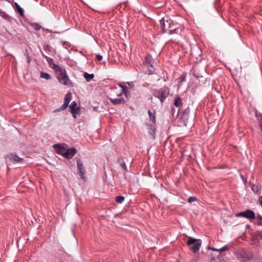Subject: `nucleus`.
<instances>
[{
	"label": "nucleus",
	"instance_id": "1",
	"mask_svg": "<svg viewBox=\"0 0 262 262\" xmlns=\"http://www.w3.org/2000/svg\"><path fill=\"white\" fill-rule=\"evenodd\" d=\"M52 68L56 71L58 80L60 83L69 86L72 85L71 81L69 79L65 69L55 64H53Z\"/></svg>",
	"mask_w": 262,
	"mask_h": 262
},
{
	"label": "nucleus",
	"instance_id": "2",
	"mask_svg": "<svg viewBox=\"0 0 262 262\" xmlns=\"http://www.w3.org/2000/svg\"><path fill=\"white\" fill-rule=\"evenodd\" d=\"M118 85L119 88H114L111 90L110 98L122 97V93H124L127 96V86L121 84H119Z\"/></svg>",
	"mask_w": 262,
	"mask_h": 262
},
{
	"label": "nucleus",
	"instance_id": "3",
	"mask_svg": "<svg viewBox=\"0 0 262 262\" xmlns=\"http://www.w3.org/2000/svg\"><path fill=\"white\" fill-rule=\"evenodd\" d=\"M187 244L190 246V249L193 252H196L200 248L202 242L200 239H196L191 237H189L187 241Z\"/></svg>",
	"mask_w": 262,
	"mask_h": 262
},
{
	"label": "nucleus",
	"instance_id": "4",
	"mask_svg": "<svg viewBox=\"0 0 262 262\" xmlns=\"http://www.w3.org/2000/svg\"><path fill=\"white\" fill-rule=\"evenodd\" d=\"M160 23L164 32L169 31V29L173 26L172 20L168 17L163 18L160 20Z\"/></svg>",
	"mask_w": 262,
	"mask_h": 262
},
{
	"label": "nucleus",
	"instance_id": "5",
	"mask_svg": "<svg viewBox=\"0 0 262 262\" xmlns=\"http://www.w3.org/2000/svg\"><path fill=\"white\" fill-rule=\"evenodd\" d=\"M169 90L167 88H163L160 89L155 95L162 102L169 95Z\"/></svg>",
	"mask_w": 262,
	"mask_h": 262
},
{
	"label": "nucleus",
	"instance_id": "6",
	"mask_svg": "<svg viewBox=\"0 0 262 262\" xmlns=\"http://www.w3.org/2000/svg\"><path fill=\"white\" fill-rule=\"evenodd\" d=\"M237 216H243L248 220H253L255 217V213L251 210H247L245 211L241 212L236 214Z\"/></svg>",
	"mask_w": 262,
	"mask_h": 262
},
{
	"label": "nucleus",
	"instance_id": "7",
	"mask_svg": "<svg viewBox=\"0 0 262 262\" xmlns=\"http://www.w3.org/2000/svg\"><path fill=\"white\" fill-rule=\"evenodd\" d=\"M71 113L74 118L77 117V115L79 114L80 108L77 106V104L75 101H73L69 106Z\"/></svg>",
	"mask_w": 262,
	"mask_h": 262
},
{
	"label": "nucleus",
	"instance_id": "8",
	"mask_svg": "<svg viewBox=\"0 0 262 262\" xmlns=\"http://www.w3.org/2000/svg\"><path fill=\"white\" fill-rule=\"evenodd\" d=\"M77 168H78V170L79 171V173L81 178L83 179H84L85 178H84V176L85 171V169L84 168L83 163L80 159H78L77 161Z\"/></svg>",
	"mask_w": 262,
	"mask_h": 262
},
{
	"label": "nucleus",
	"instance_id": "9",
	"mask_svg": "<svg viewBox=\"0 0 262 262\" xmlns=\"http://www.w3.org/2000/svg\"><path fill=\"white\" fill-rule=\"evenodd\" d=\"M72 94L71 92H68L64 97V103L61 107V110L66 109L71 100Z\"/></svg>",
	"mask_w": 262,
	"mask_h": 262
},
{
	"label": "nucleus",
	"instance_id": "10",
	"mask_svg": "<svg viewBox=\"0 0 262 262\" xmlns=\"http://www.w3.org/2000/svg\"><path fill=\"white\" fill-rule=\"evenodd\" d=\"M109 99L110 102L115 105L122 104L125 102V100L122 97L109 98Z\"/></svg>",
	"mask_w": 262,
	"mask_h": 262
},
{
	"label": "nucleus",
	"instance_id": "11",
	"mask_svg": "<svg viewBox=\"0 0 262 262\" xmlns=\"http://www.w3.org/2000/svg\"><path fill=\"white\" fill-rule=\"evenodd\" d=\"M53 147L57 153L63 156L64 154H65L66 148L63 146L59 144H55Z\"/></svg>",
	"mask_w": 262,
	"mask_h": 262
},
{
	"label": "nucleus",
	"instance_id": "12",
	"mask_svg": "<svg viewBox=\"0 0 262 262\" xmlns=\"http://www.w3.org/2000/svg\"><path fill=\"white\" fill-rule=\"evenodd\" d=\"M76 150L74 148L70 149H66V153L64 154L63 157L66 158H72L76 154Z\"/></svg>",
	"mask_w": 262,
	"mask_h": 262
},
{
	"label": "nucleus",
	"instance_id": "13",
	"mask_svg": "<svg viewBox=\"0 0 262 262\" xmlns=\"http://www.w3.org/2000/svg\"><path fill=\"white\" fill-rule=\"evenodd\" d=\"M9 159L12 161L16 162H23L24 161V159L19 158L16 155H10L9 156Z\"/></svg>",
	"mask_w": 262,
	"mask_h": 262
},
{
	"label": "nucleus",
	"instance_id": "14",
	"mask_svg": "<svg viewBox=\"0 0 262 262\" xmlns=\"http://www.w3.org/2000/svg\"><path fill=\"white\" fill-rule=\"evenodd\" d=\"M84 77L85 78L86 81L89 82L94 77L93 74H89L88 73H84L83 74Z\"/></svg>",
	"mask_w": 262,
	"mask_h": 262
},
{
	"label": "nucleus",
	"instance_id": "15",
	"mask_svg": "<svg viewBox=\"0 0 262 262\" xmlns=\"http://www.w3.org/2000/svg\"><path fill=\"white\" fill-rule=\"evenodd\" d=\"M40 77L42 78L47 79V80L51 79V76L49 74L46 73H43L42 72H41L40 73Z\"/></svg>",
	"mask_w": 262,
	"mask_h": 262
},
{
	"label": "nucleus",
	"instance_id": "16",
	"mask_svg": "<svg viewBox=\"0 0 262 262\" xmlns=\"http://www.w3.org/2000/svg\"><path fill=\"white\" fill-rule=\"evenodd\" d=\"M152 61V57L150 55H147L145 58V62L147 63H148L149 64H150V66L151 67Z\"/></svg>",
	"mask_w": 262,
	"mask_h": 262
},
{
	"label": "nucleus",
	"instance_id": "17",
	"mask_svg": "<svg viewBox=\"0 0 262 262\" xmlns=\"http://www.w3.org/2000/svg\"><path fill=\"white\" fill-rule=\"evenodd\" d=\"M182 103V100L179 97L177 98L174 100V104L177 107H179Z\"/></svg>",
	"mask_w": 262,
	"mask_h": 262
},
{
	"label": "nucleus",
	"instance_id": "18",
	"mask_svg": "<svg viewBox=\"0 0 262 262\" xmlns=\"http://www.w3.org/2000/svg\"><path fill=\"white\" fill-rule=\"evenodd\" d=\"M15 5L18 12L20 14V15L23 16L24 14V11L22 8H21L19 5L17 3H15Z\"/></svg>",
	"mask_w": 262,
	"mask_h": 262
},
{
	"label": "nucleus",
	"instance_id": "19",
	"mask_svg": "<svg viewBox=\"0 0 262 262\" xmlns=\"http://www.w3.org/2000/svg\"><path fill=\"white\" fill-rule=\"evenodd\" d=\"M148 113L149 116L150 118L151 119L152 121L153 122H155L156 118H155V114H153L150 111H148Z\"/></svg>",
	"mask_w": 262,
	"mask_h": 262
},
{
	"label": "nucleus",
	"instance_id": "20",
	"mask_svg": "<svg viewBox=\"0 0 262 262\" xmlns=\"http://www.w3.org/2000/svg\"><path fill=\"white\" fill-rule=\"evenodd\" d=\"M124 198L122 196H118L116 199V201L119 203H122L124 201Z\"/></svg>",
	"mask_w": 262,
	"mask_h": 262
},
{
	"label": "nucleus",
	"instance_id": "21",
	"mask_svg": "<svg viewBox=\"0 0 262 262\" xmlns=\"http://www.w3.org/2000/svg\"><path fill=\"white\" fill-rule=\"evenodd\" d=\"M226 248L225 247H223L222 248L220 249H215V248H211L210 250H211L212 251H213L222 252V251H225L226 250Z\"/></svg>",
	"mask_w": 262,
	"mask_h": 262
},
{
	"label": "nucleus",
	"instance_id": "22",
	"mask_svg": "<svg viewBox=\"0 0 262 262\" xmlns=\"http://www.w3.org/2000/svg\"><path fill=\"white\" fill-rule=\"evenodd\" d=\"M33 26L34 28L36 30H39L41 28L40 26L37 24H33Z\"/></svg>",
	"mask_w": 262,
	"mask_h": 262
},
{
	"label": "nucleus",
	"instance_id": "23",
	"mask_svg": "<svg viewBox=\"0 0 262 262\" xmlns=\"http://www.w3.org/2000/svg\"><path fill=\"white\" fill-rule=\"evenodd\" d=\"M196 200V199L195 197L191 196V197L189 198L188 201L189 203H191L192 202L195 201Z\"/></svg>",
	"mask_w": 262,
	"mask_h": 262
},
{
	"label": "nucleus",
	"instance_id": "24",
	"mask_svg": "<svg viewBox=\"0 0 262 262\" xmlns=\"http://www.w3.org/2000/svg\"><path fill=\"white\" fill-rule=\"evenodd\" d=\"M257 218L258 219V224L260 225H262V217H261L260 216L258 215Z\"/></svg>",
	"mask_w": 262,
	"mask_h": 262
},
{
	"label": "nucleus",
	"instance_id": "25",
	"mask_svg": "<svg viewBox=\"0 0 262 262\" xmlns=\"http://www.w3.org/2000/svg\"><path fill=\"white\" fill-rule=\"evenodd\" d=\"M121 166L122 167V168L123 169H124L125 170H127V168H126V165H125V163L124 162H122L121 163Z\"/></svg>",
	"mask_w": 262,
	"mask_h": 262
},
{
	"label": "nucleus",
	"instance_id": "26",
	"mask_svg": "<svg viewBox=\"0 0 262 262\" xmlns=\"http://www.w3.org/2000/svg\"><path fill=\"white\" fill-rule=\"evenodd\" d=\"M102 56L100 55H96V58L98 61H101L102 59Z\"/></svg>",
	"mask_w": 262,
	"mask_h": 262
},
{
	"label": "nucleus",
	"instance_id": "27",
	"mask_svg": "<svg viewBox=\"0 0 262 262\" xmlns=\"http://www.w3.org/2000/svg\"><path fill=\"white\" fill-rule=\"evenodd\" d=\"M242 262H252L253 259H243L241 260Z\"/></svg>",
	"mask_w": 262,
	"mask_h": 262
},
{
	"label": "nucleus",
	"instance_id": "28",
	"mask_svg": "<svg viewBox=\"0 0 262 262\" xmlns=\"http://www.w3.org/2000/svg\"><path fill=\"white\" fill-rule=\"evenodd\" d=\"M252 190H253V191L254 192H257V190H258V189H257V187H255V186H252Z\"/></svg>",
	"mask_w": 262,
	"mask_h": 262
},
{
	"label": "nucleus",
	"instance_id": "29",
	"mask_svg": "<svg viewBox=\"0 0 262 262\" xmlns=\"http://www.w3.org/2000/svg\"><path fill=\"white\" fill-rule=\"evenodd\" d=\"M186 118V115H185V114H184V115H183L182 119L184 120V119H185Z\"/></svg>",
	"mask_w": 262,
	"mask_h": 262
},
{
	"label": "nucleus",
	"instance_id": "30",
	"mask_svg": "<svg viewBox=\"0 0 262 262\" xmlns=\"http://www.w3.org/2000/svg\"><path fill=\"white\" fill-rule=\"evenodd\" d=\"M128 85H129V86H133V83H128Z\"/></svg>",
	"mask_w": 262,
	"mask_h": 262
},
{
	"label": "nucleus",
	"instance_id": "31",
	"mask_svg": "<svg viewBox=\"0 0 262 262\" xmlns=\"http://www.w3.org/2000/svg\"><path fill=\"white\" fill-rule=\"evenodd\" d=\"M260 129L262 132V123L260 124Z\"/></svg>",
	"mask_w": 262,
	"mask_h": 262
}]
</instances>
